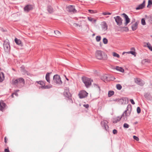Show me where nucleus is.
<instances>
[{
  "instance_id": "1",
  "label": "nucleus",
  "mask_w": 152,
  "mask_h": 152,
  "mask_svg": "<svg viewBox=\"0 0 152 152\" xmlns=\"http://www.w3.org/2000/svg\"><path fill=\"white\" fill-rule=\"evenodd\" d=\"M132 110L131 105H128L126 110L124 112L120 118L123 121H126L127 120L128 117L130 115Z\"/></svg>"
},
{
  "instance_id": "2",
  "label": "nucleus",
  "mask_w": 152,
  "mask_h": 152,
  "mask_svg": "<svg viewBox=\"0 0 152 152\" xmlns=\"http://www.w3.org/2000/svg\"><path fill=\"white\" fill-rule=\"evenodd\" d=\"M95 55L96 58L99 60H105L107 58V55L104 52L101 50L96 51Z\"/></svg>"
},
{
  "instance_id": "3",
  "label": "nucleus",
  "mask_w": 152,
  "mask_h": 152,
  "mask_svg": "<svg viewBox=\"0 0 152 152\" xmlns=\"http://www.w3.org/2000/svg\"><path fill=\"white\" fill-rule=\"evenodd\" d=\"M12 82L14 85H20V87H22L24 85L25 81L23 78L20 77L16 80H13Z\"/></svg>"
},
{
  "instance_id": "4",
  "label": "nucleus",
  "mask_w": 152,
  "mask_h": 152,
  "mask_svg": "<svg viewBox=\"0 0 152 152\" xmlns=\"http://www.w3.org/2000/svg\"><path fill=\"white\" fill-rule=\"evenodd\" d=\"M82 80L87 88L89 87L91 85V82L92 81V80H91L90 78L85 77H82Z\"/></svg>"
},
{
  "instance_id": "5",
  "label": "nucleus",
  "mask_w": 152,
  "mask_h": 152,
  "mask_svg": "<svg viewBox=\"0 0 152 152\" xmlns=\"http://www.w3.org/2000/svg\"><path fill=\"white\" fill-rule=\"evenodd\" d=\"M4 49L5 52H8L10 49V43L8 40H7L4 42Z\"/></svg>"
},
{
  "instance_id": "6",
  "label": "nucleus",
  "mask_w": 152,
  "mask_h": 152,
  "mask_svg": "<svg viewBox=\"0 0 152 152\" xmlns=\"http://www.w3.org/2000/svg\"><path fill=\"white\" fill-rule=\"evenodd\" d=\"M53 80L54 82L57 84H61L62 83L59 76L58 75H56L54 76Z\"/></svg>"
},
{
  "instance_id": "7",
  "label": "nucleus",
  "mask_w": 152,
  "mask_h": 152,
  "mask_svg": "<svg viewBox=\"0 0 152 152\" xmlns=\"http://www.w3.org/2000/svg\"><path fill=\"white\" fill-rule=\"evenodd\" d=\"M114 18L115 19V21L117 25L120 26L122 24L123 20L120 16H117L115 17Z\"/></svg>"
},
{
  "instance_id": "8",
  "label": "nucleus",
  "mask_w": 152,
  "mask_h": 152,
  "mask_svg": "<svg viewBox=\"0 0 152 152\" xmlns=\"http://www.w3.org/2000/svg\"><path fill=\"white\" fill-rule=\"evenodd\" d=\"M88 94V93L86 91L83 90L80 92L78 95L80 98L82 99L86 97Z\"/></svg>"
},
{
  "instance_id": "9",
  "label": "nucleus",
  "mask_w": 152,
  "mask_h": 152,
  "mask_svg": "<svg viewBox=\"0 0 152 152\" xmlns=\"http://www.w3.org/2000/svg\"><path fill=\"white\" fill-rule=\"evenodd\" d=\"M67 10L69 12L75 13L77 12V11L75 8V7L72 5H69L67 7Z\"/></svg>"
},
{
  "instance_id": "10",
  "label": "nucleus",
  "mask_w": 152,
  "mask_h": 152,
  "mask_svg": "<svg viewBox=\"0 0 152 152\" xmlns=\"http://www.w3.org/2000/svg\"><path fill=\"white\" fill-rule=\"evenodd\" d=\"M107 122L106 121H101V124L102 126L104 128V129L106 131H107L108 129V126L107 125Z\"/></svg>"
},
{
  "instance_id": "11",
  "label": "nucleus",
  "mask_w": 152,
  "mask_h": 152,
  "mask_svg": "<svg viewBox=\"0 0 152 152\" xmlns=\"http://www.w3.org/2000/svg\"><path fill=\"white\" fill-rule=\"evenodd\" d=\"M123 15L124 17L125 18V22L124 23V25L125 26L127 25L130 21V19L128 17V16L125 14L123 13Z\"/></svg>"
},
{
  "instance_id": "12",
  "label": "nucleus",
  "mask_w": 152,
  "mask_h": 152,
  "mask_svg": "<svg viewBox=\"0 0 152 152\" xmlns=\"http://www.w3.org/2000/svg\"><path fill=\"white\" fill-rule=\"evenodd\" d=\"M144 96L148 100H152V96L151 95L150 93L147 92L144 94Z\"/></svg>"
},
{
  "instance_id": "13",
  "label": "nucleus",
  "mask_w": 152,
  "mask_h": 152,
  "mask_svg": "<svg viewBox=\"0 0 152 152\" xmlns=\"http://www.w3.org/2000/svg\"><path fill=\"white\" fill-rule=\"evenodd\" d=\"M6 105V104L5 103L3 102H0V111H3L5 108Z\"/></svg>"
},
{
  "instance_id": "14",
  "label": "nucleus",
  "mask_w": 152,
  "mask_h": 152,
  "mask_svg": "<svg viewBox=\"0 0 152 152\" xmlns=\"http://www.w3.org/2000/svg\"><path fill=\"white\" fill-rule=\"evenodd\" d=\"M32 9L33 7L31 5H28L24 7V10L25 11L28 12L32 10Z\"/></svg>"
},
{
  "instance_id": "15",
  "label": "nucleus",
  "mask_w": 152,
  "mask_h": 152,
  "mask_svg": "<svg viewBox=\"0 0 152 152\" xmlns=\"http://www.w3.org/2000/svg\"><path fill=\"white\" fill-rule=\"evenodd\" d=\"M64 94L65 96L67 98H69L71 96L70 93L69 92L68 89H66L65 90L64 92Z\"/></svg>"
},
{
  "instance_id": "16",
  "label": "nucleus",
  "mask_w": 152,
  "mask_h": 152,
  "mask_svg": "<svg viewBox=\"0 0 152 152\" xmlns=\"http://www.w3.org/2000/svg\"><path fill=\"white\" fill-rule=\"evenodd\" d=\"M134 81L138 85H140L141 86H143L144 84L142 81L140 79L136 78L134 79Z\"/></svg>"
},
{
  "instance_id": "17",
  "label": "nucleus",
  "mask_w": 152,
  "mask_h": 152,
  "mask_svg": "<svg viewBox=\"0 0 152 152\" xmlns=\"http://www.w3.org/2000/svg\"><path fill=\"white\" fill-rule=\"evenodd\" d=\"M145 6V1L143 3L139 5L136 8V10H139L143 9Z\"/></svg>"
},
{
  "instance_id": "18",
  "label": "nucleus",
  "mask_w": 152,
  "mask_h": 152,
  "mask_svg": "<svg viewBox=\"0 0 152 152\" xmlns=\"http://www.w3.org/2000/svg\"><path fill=\"white\" fill-rule=\"evenodd\" d=\"M45 85H44L43 86H39V89H48L52 87V85H50L49 86H45Z\"/></svg>"
},
{
  "instance_id": "19",
  "label": "nucleus",
  "mask_w": 152,
  "mask_h": 152,
  "mask_svg": "<svg viewBox=\"0 0 152 152\" xmlns=\"http://www.w3.org/2000/svg\"><path fill=\"white\" fill-rule=\"evenodd\" d=\"M15 41L17 45L20 46H22V44L20 40L15 38Z\"/></svg>"
},
{
  "instance_id": "20",
  "label": "nucleus",
  "mask_w": 152,
  "mask_h": 152,
  "mask_svg": "<svg viewBox=\"0 0 152 152\" xmlns=\"http://www.w3.org/2000/svg\"><path fill=\"white\" fill-rule=\"evenodd\" d=\"M138 23L136 22L132 26V28L133 31H134L137 29V27Z\"/></svg>"
},
{
  "instance_id": "21",
  "label": "nucleus",
  "mask_w": 152,
  "mask_h": 152,
  "mask_svg": "<svg viewBox=\"0 0 152 152\" xmlns=\"http://www.w3.org/2000/svg\"><path fill=\"white\" fill-rule=\"evenodd\" d=\"M108 77L109 76L108 75L105 74L102 76L101 79L104 81H105L108 80Z\"/></svg>"
},
{
  "instance_id": "22",
  "label": "nucleus",
  "mask_w": 152,
  "mask_h": 152,
  "mask_svg": "<svg viewBox=\"0 0 152 152\" xmlns=\"http://www.w3.org/2000/svg\"><path fill=\"white\" fill-rule=\"evenodd\" d=\"M102 28L103 30H107V25L106 23L104 22L102 25Z\"/></svg>"
},
{
  "instance_id": "23",
  "label": "nucleus",
  "mask_w": 152,
  "mask_h": 152,
  "mask_svg": "<svg viewBox=\"0 0 152 152\" xmlns=\"http://www.w3.org/2000/svg\"><path fill=\"white\" fill-rule=\"evenodd\" d=\"M121 119L120 117H117L113 119V122L114 123H116L119 121Z\"/></svg>"
},
{
  "instance_id": "24",
  "label": "nucleus",
  "mask_w": 152,
  "mask_h": 152,
  "mask_svg": "<svg viewBox=\"0 0 152 152\" xmlns=\"http://www.w3.org/2000/svg\"><path fill=\"white\" fill-rule=\"evenodd\" d=\"M115 69L117 71H118L122 72H124V69L121 67L117 66L115 68Z\"/></svg>"
},
{
  "instance_id": "25",
  "label": "nucleus",
  "mask_w": 152,
  "mask_h": 152,
  "mask_svg": "<svg viewBox=\"0 0 152 152\" xmlns=\"http://www.w3.org/2000/svg\"><path fill=\"white\" fill-rule=\"evenodd\" d=\"M50 73H48L46 74L45 77V79L49 83H50Z\"/></svg>"
},
{
  "instance_id": "26",
  "label": "nucleus",
  "mask_w": 152,
  "mask_h": 152,
  "mask_svg": "<svg viewBox=\"0 0 152 152\" xmlns=\"http://www.w3.org/2000/svg\"><path fill=\"white\" fill-rule=\"evenodd\" d=\"M4 79V76L3 73H0V82H2Z\"/></svg>"
},
{
  "instance_id": "27",
  "label": "nucleus",
  "mask_w": 152,
  "mask_h": 152,
  "mask_svg": "<svg viewBox=\"0 0 152 152\" xmlns=\"http://www.w3.org/2000/svg\"><path fill=\"white\" fill-rule=\"evenodd\" d=\"M47 10L50 13H51L53 11V9L50 6H48L47 8Z\"/></svg>"
},
{
  "instance_id": "28",
  "label": "nucleus",
  "mask_w": 152,
  "mask_h": 152,
  "mask_svg": "<svg viewBox=\"0 0 152 152\" xmlns=\"http://www.w3.org/2000/svg\"><path fill=\"white\" fill-rule=\"evenodd\" d=\"M114 94V92L113 91H109L108 93V96L109 97H111Z\"/></svg>"
},
{
  "instance_id": "29",
  "label": "nucleus",
  "mask_w": 152,
  "mask_h": 152,
  "mask_svg": "<svg viewBox=\"0 0 152 152\" xmlns=\"http://www.w3.org/2000/svg\"><path fill=\"white\" fill-rule=\"evenodd\" d=\"M54 32L56 35H57V37H59L61 36V33L58 31L56 30L54 31Z\"/></svg>"
},
{
  "instance_id": "30",
  "label": "nucleus",
  "mask_w": 152,
  "mask_h": 152,
  "mask_svg": "<svg viewBox=\"0 0 152 152\" xmlns=\"http://www.w3.org/2000/svg\"><path fill=\"white\" fill-rule=\"evenodd\" d=\"M147 47L151 51H152V46H151V44L148 42L147 43Z\"/></svg>"
},
{
  "instance_id": "31",
  "label": "nucleus",
  "mask_w": 152,
  "mask_h": 152,
  "mask_svg": "<svg viewBox=\"0 0 152 152\" xmlns=\"http://www.w3.org/2000/svg\"><path fill=\"white\" fill-rule=\"evenodd\" d=\"M113 56L119 58L120 57V56L119 55L115 52L113 53Z\"/></svg>"
},
{
  "instance_id": "32",
  "label": "nucleus",
  "mask_w": 152,
  "mask_h": 152,
  "mask_svg": "<svg viewBox=\"0 0 152 152\" xmlns=\"http://www.w3.org/2000/svg\"><path fill=\"white\" fill-rule=\"evenodd\" d=\"M37 82L38 84L40 85L41 86H44V85H45L44 82L42 81H37Z\"/></svg>"
},
{
  "instance_id": "33",
  "label": "nucleus",
  "mask_w": 152,
  "mask_h": 152,
  "mask_svg": "<svg viewBox=\"0 0 152 152\" xmlns=\"http://www.w3.org/2000/svg\"><path fill=\"white\" fill-rule=\"evenodd\" d=\"M88 20L91 22H96V20H94L93 18L91 17H88Z\"/></svg>"
},
{
  "instance_id": "34",
  "label": "nucleus",
  "mask_w": 152,
  "mask_h": 152,
  "mask_svg": "<svg viewBox=\"0 0 152 152\" xmlns=\"http://www.w3.org/2000/svg\"><path fill=\"white\" fill-rule=\"evenodd\" d=\"M116 88L117 89L120 90L122 88V86L120 84H118L116 85Z\"/></svg>"
},
{
  "instance_id": "35",
  "label": "nucleus",
  "mask_w": 152,
  "mask_h": 152,
  "mask_svg": "<svg viewBox=\"0 0 152 152\" xmlns=\"http://www.w3.org/2000/svg\"><path fill=\"white\" fill-rule=\"evenodd\" d=\"M96 39L97 42H99L101 39V37L100 36H97L96 37Z\"/></svg>"
},
{
  "instance_id": "36",
  "label": "nucleus",
  "mask_w": 152,
  "mask_h": 152,
  "mask_svg": "<svg viewBox=\"0 0 152 152\" xmlns=\"http://www.w3.org/2000/svg\"><path fill=\"white\" fill-rule=\"evenodd\" d=\"M103 43L105 44H107L108 42V40L107 38H104L103 39Z\"/></svg>"
},
{
  "instance_id": "37",
  "label": "nucleus",
  "mask_w": 152,
  "mask_h": 152,
  "mask_svg": "<svg viewBox=\"0 0 152 152\" xmlns=\"http://www.w3.org/2000/svg\"><path fill=\"white\" fill-rule=\"evenodd\" d=\"M141 24L143 25H145L146 24L145 19L144 18H142L141 20Z\"/></svg>"
},
{
  "instance_id": "38",
  "label": "nucleus",
  "mask_w": 152,
  "mask_h": 152,
  "mask_svg": "<svg viewBox=\"0 0 152 152\" xmlns=\"http://www.w3.org/2000/svg\"><path fill=\"white\" fill-rule=\"evenodd\" d=\"M123 127L124 128H128L129 127V125L127 123H125L123 125Z\"/></svg>"
},
{
  "instance_id": "39",
  "label": "nucleus",
  "mask_w": 152,
  "mask_h": 152,
  "mask_svg": "<svg viewBox=\"0 0 152 152\" xmlns=\"http://www.w3.org/2000/svg\"><path fill=\"white\" fill-rule=\"evenodd\" d=\"M148 20L151 23H152V16H150L148 18Z\"/></svg>"
},
{
  "instance_id": "40",
  "label": "nucleus",
  "mask_w": 152,
  "mask_h": 152,
  "mask_svg": "<svg viewBox=\"0 0 152 152\" xmlns=\"http://www.w3.org/2000/svg\"><path fill=\"white\" fill-rule=\"evenodd\" d=\"M141 112V109L139 107L137 108V112L138 114L140 113Z\"/></svg>"
},
{
  "instance_id": "41",
  "label": "nucleus",
  "mask_w": 152,
  "mask_h": 152,
  "mask_svg": "<svg viewBox=\"0 0 152 152\" xmlns=\"http://www.w3.org/2000/svg\"><path fill=\"white\" fill-rule=\"evenodd\" d=\"M88 12H89V13L93 14V13H94L96 12H95V11L91 10H88Z\"/></svg>"
},
{
  "instance_id": "42",
  "label": "nucleus",
  "mask_w": 152,
  "mask_h": 152,
  "mask_svg": "<svg viewBox=\"0 0 152 152\" xmlns=\"http://www.w3.org/2000/svg\"><path fill=\"white\" fill-rule=\"evenodd\" d=\"M133 138L136 140L138 141L139 140V138L137 136H133Z\"/></svg>"
},
{
  "instance_id": "43",
  "label": "nucleus",
  "mask_w": 152,
  "mask_h": 152,
  "mask_svg": "<svg viewBox=\"0 0 152 152\" xmlns=\"http://www.w3.org/2000/svg\"><path fill=\"white\" fill-rule=\"evenodd\" d=\"M151 4H152V1L151 0H149L148 1V5L147 7H148L149 5H151Z\"/></svg>"
},
{
  "instance_id": "44",
  "label": "nucleus",
  "mask_w": 152,
  "mask_h": 152,
  "mask_svg": "<svg viewBox=\"0 0 152 152\" xmlns=\"http://www.w3.org/2000/svg\"><path fill=\"white\" fill-rule=\"evenodd\" d=\"M73 25L75 27H77L78 26L80 27V25H79V24L75 23H74Z\"/></svg>"
},
{
  "instance_id": "45",
  "label": "nucleus",
  "mask_w": 152,
  "mask_h": 152,
  "mask_svg": "<svg viewBox=\"0 0 152 152\" xmlns=\"http://www.w3.org/2000/svg\"><path fill=\"white\" fill-rule=\"evenodd\" d=\"M127 53H130L133 55H134L135 54V52L134 51H129V52H127Z\"/></svg>"
},
{
  "instance_id": "46",
  "label": "nucleus",
  "mask_w": 152,
  "mask_h": 152,
  "mask_svg": "<svg viewBox=\"0 0 152 152\" xmlns=\"http://www.w3.org/2000/svg\"><path fill=\"white\" fill-rule=\"evenodd\" d=\"M113 133L114 134H116L117 133V131L116 129H113Z\"/></svg>"
},
{
  "instance_id": "47",
  "label": "nucleus",
  "mask_w": 152,
  "mask_h": 152,
  "mask_svg": "<svg viewBox=\"0 0 152 152\" xmlns=\"http://www.w3.org/2000/svg\"><path fill=\"white\" fill-rule=\"evenodd\" d=\"M130 101L132 104H135V102L133 99H130Z\"/></svg>"
},
{
  "instance_id": "48",
  "label": "nucleus",
  "mask_w": 152,
  "mask_h": 152,
  "mask_svg": "<svg viewBox=\"0 0 152 152\" xmlns=\"http://www.w3.org/2000/svg\"><path fill=\"white\" fill-rule=\"evenodd\" d=\"M83 106L86 108H88L89 107V105L88 104H85L83 105Z\"/></svg>"
},
{
  "instance_id": "49",
  "label": "nucleus",
  "mask_w": 152,
  "mask_h": 152,
  "mask_svg": "<svg viewBox=\"0 0 152 152\" xmlns=\"http://www.w3.org/2000/svg\"><path fill=\"white\" fill-rule=\"evenodd\" d=\"M144 61L145 62H148V63L150 62V60H149L148 59H145L144 60Z\"/></svg>"
},
{
  "instance_id": "50",
  "label": "nucleus",
  "mask_w": 152,
  "mask_h": 152,
  "mask_svg": "<svg viewBox=\"0 0 152 152\" xmlns=\"http://www.w3.org/2000/svg\"><path fill=\"white\" fill-rule=\"evenodd\" d=\"M4 151L5 152H10L9 150L8 149H5Z\"/></svg>"
},
{
  "instance_id": "51",
  "label": "nucleus",
  "mask_w": 152,
  "mask_h": 152,
  "mask_svg": "<svg viewBox=\"0 0 152 152\" xmlns=\"http://www.w3.org/2000/svg\"><path fill=\"white\" fill-rule=\"evenodd\" d=\"M102 14L104 15H107V12H104L102 13Z\"/></svg>"
},
{
  "instance_id": "52",
  "label": "nucleus",
  "mask_w": 152,
  "mask_h": 152,
  "mask_svg": "<svg viewBox=\"0 0 152 152\" xmlns=\"http://www.w3.org/2000/svg\"><path fill=\"white\" fill-rule=\"evenodd\" d=\"M14 94L16 95V96H18V94L16 92H15L14 93H13Z\"/></svg>"
},
{
  "instance_id": "53",
  "label": "nucleus",
  "mask_w": 152,
  "mask_h": 152,
  "mask_svg": "<svg viewBox=\"0 0 152 152\" xmlns=\"http://www.w3.org/2000/svg\"><path fill=\"white\" fill-rule=\"evenodd\" d=\"M4 142L5 143H6L7 142V140H6V137H5L4 138Z\"/></svg>"
},
{
  "instance_id": "54",
  "label": "nucleus",
  "mask_w": 152,
  "mask_h": 152,
  "mask_svg": "<svg viewBox=\"0 0 152 152\" xmlns=\"http://www.w3.org/2000/svg\"><path fill=\"white\" fill-rule=\"evenodd\" d=\"M111 14H112L111 13H110V12H107V15H110Z\"/></svg>"
},
{
  "instance_id": "55",
  "label": "nucleus",
  "mask_w": 152,
  "mask_h": 152,
  "mask_svg": "<svg viewBox=\"0 0 152 152\" xmlns=\"http://www.w3.org/2000/svg\"><path fill=\"white\" fill-rule=\"evenodd\" d=\"M14 95V93H13L12 95H11V96L12 97H14V96H13V95Z\"/></svg>"
},
{
  "instance_id": "56",
  "label": "nucleus",
  "mask_w": 152,
  "mask_h": 152,
  "mask_svg": "<svg viewBox=\"0 0 152 152\" xmlns=\"http://www.w3.org/2000/svg\"><path fill=\"white\" fill-rule=\"evenodd\" d=\"M125 28H126L127 29V31H128L129 29L127 27H125Z\"/></svg>"
},
{
  "instance_id": "57",
  "label": "nucleus",
  "mask_w": 152,
  "mask_h": 152,
  "mask_svg": "<svg viewBox=\"0 0 152 152\" xmlns=\"http://www.w3.org/2000/svg\"><path fill=\"white\" fill-rule=\"evenodd\" d=\"M127 53V52H123V53H122V54L123 55H124L125 53Z\"/></svg>"
},
{
  "instance_id": "58",
  "label": "nucleus",
  "mask_w": 152,
  "mask_h": 152,
  "mask_svg": "<svg viewBox=\"0 0 152 152\" xmlns=\"http://www.w3.org/2000/svg\"><path fill=\"white\" fill-rule=\"evenodd\" d=\"M19 91V90H17L16 91V92H15L17 93V92H18Z\"/></svg>"
},
{
  "instance_id": "59",
  "label": "nucleus",
  "mask_w": 152,
  "mask_h": 152,
  "mask_svg": "<svg viewBox=\"0 0 152 152\" xmlns=\"http://www.w3.org/2000/svg\"><path fill=\"white\" fill-rule=\"evenodd\" d=\"M96 86H97L98 88L99 89V87L98 86V85H96Z\"/></svg>"
},
{
  "instance_id": "60",
  "label": "nucleus",
  "mask_w": 152,
  "mask_h": 152,
  "mask_svg": "<svg viewBox=\"0 0 152 152\" xmlns=\"http://www.w3.org/2000/svg\"><path fill=\"white\" fill-rule=\"evenodd\" d=\"M66 79L67 80H69V79L68 78H67L66 77Z\"/></svg>"
},
{
  "instance_id": "61",
  "label": "nucleus",
  "mask_w": 152,
  "mask_h": 152,
  "mask_svg": "<svg viewBox=\"0 0 152 152\" xmlns=\"http://www.w3.org/2000/svg\"><path fill=\"white\" fill-rule=\"evenodd\" d=\"M69 100H70V101H71V100H71V99H69Z\"/></svg>"
}]
</instances>
